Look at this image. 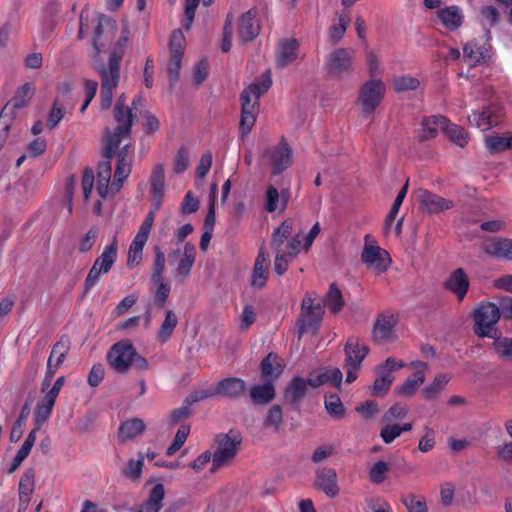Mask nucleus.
<instances>
[{"mask_svg":"<svg viewBox=\"0 0 512 512\" xmlns=\"http://www.w3.org/2000/svg\"><path fill=\"white\" fill-rule=\"evenodd\" d=\"M65 114L64 103L60 102L59 99H55L52 108L48 114L47 127L48 129H54L60 121L63 119Z\"/></svg>","mask_w":512,"mask_h":512,"instance_id":"obj_52","label":"nucleus"},{"mask_svg":"<svg viewBox=\"0 0 512 512\" xmlns=\"http://www.w3.org/2000/svg\"><path fill=\"white\" fill-rule=\"evenodd\" d=\"M369 239L370 236L366 235L361 260L364 264L375 270L377 273H383L388 269L391 263L389 254L378 245L368 243Z\"/></svg>","mask_w":512,"mask_h":512,"instance_id":"obj_16","label":"nucleus"},{"mask_svg":"<svg viewBox=\"0 0 512 512\" xmlns=\"http://www.w3.org/2000/svg\"><path fill=\"white\" fill-rule=\"evenodd\" d=\"M299 55V42L294 38L281 39L277 45L275 65L283 69L295 62Z\"/></svg>","mask_w":512,"mask_h":512,"instance_id":"obj_22","label":"nucleus"},{"mask_svg":"<svg viewBox=\"0 0 512 512\" xmlns=\"http://www.w3.org/2000/svg\"><path fill=\"white\" fill-rule=\"evenodd\" d=\"M291 231L292 223L288 220L283 221L280 226L274 229L271 245L276 252L285 251L284 249H282V246L285 243V241L291 236Z\"/></svg>","mask_w":512,"mask_h":512,"instance_id":"obj_43","label":"nucleus"},{"mask_svg":"<svg viewBox=\"0 0 512 512\" xmlns=\"http://www.w3.org/2000/svg\"><path fill=\"white\" fill-rule=\"evenodd\" d=\"M308 385L310 386L308 379L294 377L285 390V399L292 404L299 403L305 396Z\"/></svg>","mask_w":512,"mask_h":512,"instance_id":"obj_36","label":"nucleus"},{"mask_svg":"<svg viewBox=\"0 0 512 512\" xmlns=\"http://www.w3.org/2000/svg\"><path fill=\"white\" fill-rule=\"evenodd\" d=\"M499 12L494 6H483L480 10V22L485 29L494 27L499 22ZM486 36L490 38V32L486 30Z\"/></svg>","mask_w":512,"mask_h":512,"instance_id":"obj_47","label":"nucleus"},{"mask_svg":"<svg viewBox=\"0 0 512 512\" xmlns=\"http://www.w3.org/2000/svg\"><path fill=\"white\" fill-rule=\"evenodd\" d=\"M404 366L405 363L402 360H396L393 357L387 358L383 364L377 366L375 369L377 377L372 386L373 394H386L394 381L392 373Z\"/></svg>","mask_w":512,"mask_h":512,"instance_id":"obj_14","label":"nucleus"},{"mask_svg":"<svg viewBox=\"0 0 512 512\" xmlns=\"http://www.w3.org/2000/svg\"><path fill=\"white\" fill-rule=\"evenodd\" d=\"M125 101V95H121L118 98L114 108V118L118 126L113 133L109 129H106L104 135V155L106 161L100 165L99 170V192L102 196H105L110 176H112L110 158L115 150L119 148L122 141L128 138L131 133L133 124L132 109H124Z\"/></svg>","mask_w":512,"mask_h":512,"instance_id":"obj_1","label":"nucleus"},{"mask_svg":"<svg viewBox=\"0 0 512 512\" xmlns=\"http://www.w3.org/2000/svg\"><path fill=\"white\" fill-rule=\"evenodd\" d=\"M264 157L269 160L273 174L277 175L283 172L292 164V149L284 138L279 145L267 148L264 151Z\"/></svg>","mask_w":512,"mask_h":512,"instance_id":"obj_17","label":"nucleus"},{"mask_svg":"<svg viewBox=\"0 0 512 512\" xmlns=\"http://www.w3.org/2000/svg\"><path fill=\"white\" fill-rule=\"evenodd\" d=\"M260 25L251 10L243 13L238 21V37L243 43L252 41L258 36Z\"/></svg>","mask_w":512,"mask_h":512,"instance_id":"obj_26","label":"nucleus"},{"mask_svg":"<svg viewBox=\"0 0 512 512\" xmlns=\"http://www.w3.org/2000/svg\"><path fill=\"white\" fill-rule=\"evenodd\" d=\"M199 209V200L191 191L187 192L180 205V211L183 215L195 213Z\"/></svg>","mask_w":512,"mask_h":512,"instance_id":"obj_62","label":"nucleus"},{"mask_svg":"<svg viewBox=\"0 0 512 512\" xmlns=\"http://www.w3.org/2000/svg\"><path fill=\"white\" fill-rule=\"evenodd\" d=\"M482 250L493 258L512 261V239L487 238L482 243Z\"/></svg>","mask_w":512,"mask_h":512,"instance_id":"obj_23","label":"nucleus"},{"mask_svg":"<svg viewBox=\"0 0 512 512\" xmlns=\"http://www.w3.org/2000/svg\"><path fill=\"white\" fill-rule=\"evenodd\" d=\"M450 381V376L447 374L437 375L433 382L423 389V395L426 399H433L444 389L446 384Z\"/></svg>","mask_w":512,"mask_h":512,"instance_id":"obj_49","label":"nucleus"},{"mask_svg":"<svg viewBox=\"0 0 512 512\" xmlns=\"http://www.w3.org/2000/svg\"><path fill=\"white\" fill-rule=\"evenodd\" d=\"M256 320V313L251 305H245L239 317V329L241 331L248 330Z\"/></svg>","mask_w":512,"mask_h":512,"instance_id":"obj_61","label":"nucleus"},{"mask_svg":"<svg viewBox=\"0 0 512 512\" xmlns=\"http://www.w3.org/2000/svg\"><path fill=\"white\" fill-rule=\"evenodd\" d=\"M249 393L254 404H267L275 397V386L273 381L264 380L262 384L253 385Z\"/></svg>","mask_w":512,"mask_h":512,"instance_id":"obj_31","label":"nucleus"},{"mask_svg":"<svg viewBox=\"0 0 512 512\" xmlns=\"http://www.w3.org/2000/svg\"><path fill=\"white\" fill-rule=\"evenodd\" d=\"M443 124H446V118L442 115L424 118L421 122L420 138L422 140L435 138L438 134V129L442 130Z\"/></svg>","mask_w":512,"mask_h":512,"instance_id":"obj_35","label":"nucleus"},{"mask_svg":"<svg viewBox=\"0 0 512 512\" xmlns=\"http://www.w3.org/2000/svg\"><path fill=\"white\" fill-rule=\"evenodd\" d=\"M421 210L428 214H437L454 207L452 200L441 197L431 191L420 189L417 192Z\"/></svg>","mask_w":512,"mask_h":512,"instance_id":"obj_21","label":"nucleus"},{"mask_svg":"<svg viewBox=\"0 0 512 512\" xmlns=\"http://www.w3.org/2000/svg\"><path fill=\"white\" fill-rule=\"evenodd\" d=\"M269 257L265 253L264 248L261 247L257 258L254 263V267L251 275V285L254 288L262 289L267 282L269 275Z\"/></svg>","mask_w":512,"mask_h":512,"instance_id":"obj_27","label":"nucleus"},{"mask_svg":"<svg viewBox=\"0 0 512 512\" xmlns=\"http://www.w3.org/2000/svg\"><path fill=\"white\" fill-rule=\"evenodd\" d=\"M386 92L385 84L380 79H370L360 89L359 105L364 114L369 115L380 105Z\"/></svg>","mask_w":512,"mask_h":512,"instance_id":"obj_11","label":"nucleus"},{"mask_svg":"<svg viewBox=\"0 0 512 512\" xmlns=\"http://www.w3.org/2000/svg\"><path fill=\"white\" fill-rule=\"evenodd\" d=\"M165 175L164 168L161 164L154 167L151 175V194L163 195L164 194Z\"/></svg>","mask_w":512,"mask_h":512,"instance_id":"obj_51","label":"nucleus"},{"mask_svg":"<svg viewBox=\"0 0 512 512\" xmlns=\"http://www.w3.org/2000/svg\"><path fill=\"white\" fill-rule=\"evenodd\" d=\"M241 442L242 437L237 431L230 430L227 434H219L216 437L217 447L212 454L210 473H215L228 466L235 458Z\"/></svg>","mask_w":512,"mask_h":512,"instance_id":"obj_6","label":"nucleus"},{"mask_svg":"<svg viewBox=\"0 0 512 512\" xmlns=\"http://www.w3.org/2000/svg\"><path fill=\"white\" fill-rule=\"evenodd\" d=\"M118 244L114 236L111 243L107 244L102 253L95 259L83 285L84 294H87L100 280L101 275L107 274L117 260Z\"/></svg>","mask_w":512,"mask_h":512,"instance_id":"obj_7","label":"nucleus"},{"mask_svg":"<svg viewBox=\"0 0 512 512\" xmlns=\"http://www.w3.org/2000/svg\"><path fill=\"white\" fill-rule=\"evenodd\" d=\"M408 415V408L400 403L392 405L381 418V423H399Z\"/></svg>","mask_w":512,"mask_h":512,"instance_id":"obj_50","label":"nucleus"},{"mask_svg":"<svg viewBox=\"0 0 512 512\" xmlns=\"http://www.w3.org/2000/svg\"><path fill=\"white\" fill-rule=\"evenodd\" d=\"M165 255L164 253L159 249L156 248L155 250V258H154V267H153V273H152V281L154 283H160L162 280V274L165 269Z\"/></svg>","mask_w":512,"mask_h":512,"instance_id":"obj_60","label":"nucleus"},{"mask_svg":"<svg viewBox=\"0 0 512 512\" xmlns=\"http://www.w3.org/2000/svg\"><path fill=\"white\" fill-rule=\"evenodd\" d=\"M345 361L344 369L346 371V382L352 383L358 377V371L361 368L363 360L369 353V348L356 337H350L344 348Z\"/></svg>","mask_w":512,"mask_h":512,"instance_id":"obj_8","label":"nucleus"},{"mask_svg":"<svg viewBox=\"0 0 512 512\" xmlns=\"http://www.w3.org/2000/svg\"><path fill=\"white\" fill-rule=\"evenodd\" d=\"M342 372L339 368H331L321 371L316 375H310L308 382L311 387H318L325 383H331L338 387L342 383Z\"/></svg>","mask_w":512,"mask_h":512,"instance_id":"obj_33","label":"nucleus"},{"mask_svg":"<svg viewBox=\"0 0 512 512\" xmlns=\"http://www.w3.org/2000/svg\"><path fill=\"white\" fill-rule=\"evenodd\" d=\"M98 236V228L91 227L88 232L82 237L79 243V251L86 253L94 246Z\"/></svg>","mask_w":512,"mask_h":512,"instance_id":"obj_64","label":"nucleus"},{"mask_svg":"<svg viewBox=\"0 0 512 512\" xmlns=\"http://www.w3.org/2000/svg\"><path fill=\"white\" fill-rule=\"evenodd\" d=\"M349 23V16L346 13H341L338 17V23L332 25L329 31V40L333 44L338 43L343 38Z\"/></svg>","mask_w":512,"mask_h":512,"instance_id":"obj_48","label":"nucleus"},{"mask_svg":"<svg viewBox=\"0 0 512 512\" xmlns=\"http://www.w3.org/2000/svg\"><path fill=\"white\" fill-rule=\"evenodd\" d=\"M354 58L352 49L337 48L331 51L325 60V69L330 76L340 77L350 71Z\"/></svg>","mask_w":512,"mask_h":512,"instance_id":"obj_15","label":"nucleus"},{"mask_svg":"<svg viewBox=\"0 0 512 512\" xmlns=\"http://www.w3.org/2000/svg\"><path fill=\"white\" fill-rule=\"evenodd\" d=\"M165 490L161 483L153 486L149 493L148 499L139 506L136 512H159L162 508Z\"/></svg>","mask_w":512,"mask_h":512,"instance_id":"obj_34","label":"nucleus"},{"mask_svg":"<svg viewBox=\"0 0 512 512\" xmlns=\"http://www.w3.org/2000/svg\"><path fill=\"white\" fill-rule=\"evenodd\" d=\"M107 362L119 373H127L132 366L140 371H145L149 367L148 361L136 352L129 340L112 345L107 353Z\"/></svg>","mask_w":512,"mask_h":512,"instance_id":"obj_4","label":"nucleus"},{"mask_svg":"<svg viewBox=\"0 0 512 512\" xmlns=\"http://www.w3.org/2000/svg\"><path fill=\"white\" fill-rule=\"evenodd\" d=\"M246 382L237 377H230L221 380L215 387L216 395L229 399H238L246 392Z\"/></svg>","mask_w":512,"mask_h":512,"instance_id":"obj_28","label":"nucleus"},{"mask_svg":"<svg viewBox=\"0 0 512 512\" xmlns=\"http://www.w3.org/2000/svg\"><path fill=\"white\" fill-rule=\"evenodd\" d=\"M215 396H217L216 392H215V387L214 388L210 387V388L202 389V390H196V391L192 392L189 396L186 397V399L184 400V404L191 406L194 403H197L204 399L212 398Z\"/></svg>","mask_w":512,"mask_h":512,"instance_id":"obj_63","label":"nucleus"},{"mask_svg":"<svg viewBox=\"0 0 512 512\" xmlns=\"http://www.w3.org/2000/svg\"><path fill=\"white\" fill-rule=\"evenodd\" d=\"M337 480L335 469L330 467L320 468L315 473V487L330 498L336 497L339 493Z\"/></svg>","mask_w":512,"mask_h":512,"instance_id":"obj_24","label":"nucleus"},{"mask_svg":"<svg viewBox=\"0 0 512 512\" xmlns=\"http://www.w3.org/2000/svg\"><path fill=\"white\" fill-rule=\"evenodd\" d=\"M196 258V248L193 244L184 245L182 258L179 260L176 268V276L187 278L192 270Z\"/></svg>","mask_w":512,"mask_h":512,"instance_id":"obj_37","label":"nucleus"},{"mask_svg":"<svg viewBox=\"0 0 512 512\" xmlns=\"http://www.w3.org/2000/svg\"><path fill=\"white\" fill-rule=\"evenodd\" d=\"M55 402V400L44 395V397L36 404L34 411V422L37 426V429H40V427L48 421L53 411Z\"/></svg>","mask_w":512,"mask_h":512,"instance_id":"obj_40","label":"nucleus"},{"mask_svg":"<svg viewBox=\"0 0 512 512\" xmlns=\"http://www.w3.org/2000/svg\"><path fill=\"white\" fill-rule=\"evenodd\" d=\"M116 155L117 162H116V168L114 173V178L111 181V178L109 179L108 186H107V192L105 196H102L99 192V171H97V193L102 198L105 199L109 195H114L120 191L122 188L125 180L129 177L131 170H132V162H133V149L129 144H125L122 148H120L118 151L115 150L114 154L112 156ZM103 160L98 165V170H100V165L106 161L105 155L103 154ZM113 157L110 158V160Z\"/></svg>","mask_w":512,"mask_h":512,"instance_id":"obj_5","label":"nucleus"},{"mask_svg":"<svg viewBox=\"0 0 512 512\" xmlns=\"http://www.w3.org/2000/svg\"><path fill=\"white\" fill-rule=\"evenodd\" d=\"M401 500L408 512H427L426 501L423 497L406 494Z\"/></svg>","mask_w":512,"mask_h":512,"instance_id":"obj_54","label":"nucleus"},{"mask_svg":"<svg viewBox=\"0 0 512 512\" xmlns=\"http://www.w3.org/2000/svg\"><path fill=\"white\" fill-rule=\"evenodd\" d=\"M325 409L328 414L334 418H341L344 416L345 409L338 395H329L325 397Z\"/></svg>","mask_w":512,"mask_h":512,"instance_id":"obj_53","label":"nucleus"},{"mask_svg":"<svg viewBox=\"0 0 512 512\" xmlns=\"http://www.w3.org/2000/svg\"><path fill=\"white\" fill-rule=\"evenodd\" d=\"M129 33L128 24L124 23L121 36L116 44L117 48L110 54L108 64H100L96 67L101 77L100 99L102 109H108L111 106L113 91L118 86L120 79V62L123 48L129 40Z\"/></svg>","mask_w":512,"mask_h":512,"instance_id":"obj_2","label":"nucleus"},{"mask_svg":"<svg viewBox=\"0 0 512 512\" xmlns=\"http://www.w3.org/2000/svg\"><path fill=\"white\" fill-rule=\"evenodd\" d=\"M503 117L502 108L499 105H489L482 111H475L469 117V123L481 131H488L498 126Z\"/></svg>","mask_w":512,"mask_h":512,"instance_id":"obj_18","label":"nucleus"},{"mask_svg":"<svg viewBox=\"0 0 512 512\" xmlns=\"http://www.w3.org/2000/svg\"><path fill=\"white\" fill-rule=\"evenodd\" d=\"M500 318L499 307L491 302L480 303L474 312L475 333L480 337L490 335L492 327Z\"/></svg>","mask_w":512,"mask_h":512,"instance_id":"obj_12","label":"nucleus"},{"mask_svg":"<svg viewBox=\"0 0 512 512\" xmlns=\"http://www.w3.org/2000/svg\"><path fill=\"white\" fill-rule=\"evenodd\" d=\"M322 304L326 305L333 314L340 312L344 307L342 293L335 283L330 284Z\"/></svg>","mask_w":512,"mask_h":512,"instance_id":"obj_42","label":"nucleus"},{"mask_svg":"<svg viewBox=\"0 0 512 512\" xmlns=\"http://www.w3.org/2000/svg\"><path fill=\"white\" fill-rule=\"evenodd\" d=\"M486 57L487 55L484 48L478 47L473 41L468 42L463 47V58L471 67L476 66L481 61L485 60Z\"/></svg>","mask_w":512,"mask_h":512,"instance_id":"obj_44","label":"nucleus"},{"mask_svg":"<svg viewBox=\"0 0 512 512\" xmlns=\"http://www.w3.org/2000/svg\"><path fill=\"white\" fill-rule=\"evenodd\" d=\"M419 85V80L412 76H398L393 79V87L397 92L416 90Z\"/></svg>","mask_w":512,"mask_h":512,"instance_id":"obj_55","label":"nucleus"},{"mask_svg":"<svg viewBox=\"0 0 512 512\" xmlns=\"http://www.w3.org/2000/svg\"><path fill=\"white\" fill-rule=\"evenodd\" d=\"M283 373V364L274 353H269L261 362V376L263 380L275 381Z\"/></svg>","mask_w":512,"mask_h":512,"instance_id":"obj_30","label":"nucleus"},{"mask_svg":"<svg viewBox=\"0 0 512 512\" xmlns=\"http://www.w3.org/2000/svg\"><path fill=\"white\" fill-rule=\"evenodd\" d=\"M184 48V34L180 29H176L171 33L169 41L170 60L167 65V72L171 86H173L179 78Z\"/></svg>","mask_w":512,"mask_h":512,"instance_id":"obj_13","label":"nucleus"},{"mask_svg":"<svg viewBox=\"0 0 512 512\" xmlns=\"http://www.w3.org/2000/svg\"><path fill=\"white\" fill-rule=\"evenodd\" d=\"M189 433L190 427L188 425L180 426L174 437L173 443L167 448L166 454L168 456H172L176 451H178L185 443Z\"/></svg>","mask_w":512,"mask_h":512,"instance_id":"obj_59","label":"nucleus"},{"mask_svg":"<svg viewBox=\"0 0 512 512\" xmlns=\"http://www.w3.org/2000/svg\"><path fill=\"white\" fill-rule=\"evenodd\" d=\"M380 437L385 444H391L401 435L399 423H382Z\"/></svg>","mask_w":512,"mask_h":512,"instance_id":"obj_58","label":"nucleus"},{"mask_svg":"<svg viewBox=\"0 0 512 512\" xmlns=\"http://www.w3.org/2000/svg\"><path fill=\"white\" fill-rule=\"evenodd\" d=\"M324 314V306L321 302L315 303L312 293H306L301 303V314L299 318V337L304 333L315 332Z\"/></svg>","mask_w":512,"mask_h":512,"instance_id":"obj_9","label":"nucleus"},{"mask_svg":"<svg viewBox=\"0 0 512 512\" xmlns=\"http://www.w3.org/2000/svg\"><path fill=\"white\" fill-rule=\"evenodd\" d=\"M409 367L415 372L396 388V392L402 396H412L424 383L425 372L428 370V364L420 360L412 361Z\"/></svg>","mask_w":512,"mask_h":512,"instance_id":"obj_20","label":"nucleus"},{"mask_svg":"<svg viewBox=\"0 0 512 512\" xmlns=\"http://www.w3.org/2000/svg\"><path fill=\"white\" fill-rule=\"evenodd\" d=\"M389 471V465L385 461L376 462L369 470V478L372 483L381 484Z\"/></svg>","mask_w":512,"mask_h":512,"instance_id":"obj_57","label":"nucleus"},{"mask_svg":"<svg viewBox=\"0 0 512 512\" xmlns=\"http://www.w3.org/2000/svg\"><path fill=\"white\" fill-rule=\"evenodd\" d=\"M492 347L499 358L512 362V338L496 337Z\"/></svg>","mask_w":512,"mask_h":512,"instance_id":"obj_46","label":"nucleus"},{"mask_svg":"<svg viewBox=\"0 0 512 512\" xmlns=\"http://www.w3.org/2000/svg\"><path fill=\"white\" fill-rule=\"evenodd\" d=\"M116 33V21L109 16L103 14L99 15L98 24L93 38L94 49L97 52H100L114 40Z\"/></svg>","mask_w":512,"mask_h":512,"instance_id":"obj_19","label":"nucleus"},{"mask_svg":"<svg viewBox=\"0 0 512 512\" xmlns=\"http://www.w3.org/2000/svg\"><path fill=\"white\" fill-rule=\"evenodd\" d=\"M437 17L447 29L454 31L463 22V14L459 7L449 6L437 11Z\"/></svg>","mask_w":512,"mask_h":512,"instance_id":"obj_32","label":"nucleus"},{"mask_svg":"<svg viewBox=\"0 0 512 512\" xmlns=\"http://www.w3.org/2000/svg\"><path fill=\"white\" fill-rule=\"evenodd\" d=\"M34 490V473L29 470L23 473L18 486L19 498H30Z\"/></svg>","mask_w":512,"mask_h":512,"instance_id":"obj_56","label":"nucleus"},{"mask_svg":"<svg viewBox=\"0 0 512 512\" xmlns=\"http://www.w3.org/2000/svg\"><path fill=\"white\" fill-rule=\"evenodd\" d=\"M145 424L142 419L133 418L123 422L119 428V439L120 441H126L128 439L135 438L145 431Z\"/></svg>","mask_w":512,"mask_h":512,"instance_id":"obj_39","label":"nucleus"},{"mask_svg":"<svg viewBox=\"0 0 512 512\" xmlns=\"http://www.w3.org/2000/svg\"><path fill=\"white\" fill-rule=\"evenodd\" d=\"M272 85L270 71H266L260 78L252 82L241 93V118L239 132L242 138L246 137L256 122L259 112L258 100Z\"/></svg>","mask_w":512,"mask_h":512,"instance_id":"obj_3","label":"nucleus"},{"mask_svg":"<svg viewBox=\"0 0 512 512\" xmlns=\"http://www.w3.org/2000/svg\"><path fill=\"white\" fill-rule=\"evenodd\" d=\"M34 93L33 85L25 83L19 87L14 97L7 102L0 112V128L9 130L12 119L16 117L17 112L28 105Z\"/></svg>","mask_w":512,"mask_h":512,"instance_id":"obj_10","label":"nucleus"},{"mask_svg":"<svg viewBox=\"0 0 512 512\" xmlns=\"http://www.w3.org/2000/svg\"><path fill=\"white\" fill-rule=\"evenodd\" d=\"M397 318L394 314L380 315L373 327V338L377 342H385L392 338Z\"/></svg>","mask_w":512,"mask_h":512,"instance_id":"obj_29","label":"nucleus"},{"mask_svg":"<svg viewBox=\"0 0 512 512\" xmlns=\"http://www.w3.org/2000/svg\"><path fill=\"white\" fill-rule=\"evenodd\" d=\"M470 282L464 269L454 270L444 282V288L453 293L458 301H463L468 290Z\"/></svg>","mask_w":512,"mask_h":512,"instance_id":"obj_25","label":"nucleus"},{"mask_svg":"<svg viewBox=\"0 0 512 512\" xmlns=\"http://www.w3.org/2000/svg\"><path fill=\"white\" fill-rule=\"evenodd\" d=\"M178 324V317L172 311L168 310L166 316L160 328L157 331L156 338L160 343H166L172 336L176 326Z\"/></svg>","mask_w":512,"mask_h":512,"instance_id":"obj_41","label":"nucleus"},{"mask_svg":"<svg viewBox=\"0 0 512 512\" xmlns=\"http://www.w3.org/2000/svg\"><path fill=\"white\" fill-rule=\"evenodd\" d=\"M442 131L447 138L455 145L463 148L467 145L469 136L465 129L461 126L451 123L446 118V124H443Z\"/></svg>","mask_w":512,"mask_h":512,"instance_id":"obj_38","label":"nucleus"},{"mask_svg":"<svg viewBox=\"0 0 512 512\" xmlns=\"http://www.w3.org/2000/svg\"><path fill=\"white\" fill-rule=\"evenodd\" d=\"M487 149L491 153L503 152L507 149H512V135H489L485 139Z\"/></svg>","mask_w":512,"mask_h":512,"instance_id":"obj_45","label":"nucleus"}]
</instances>
